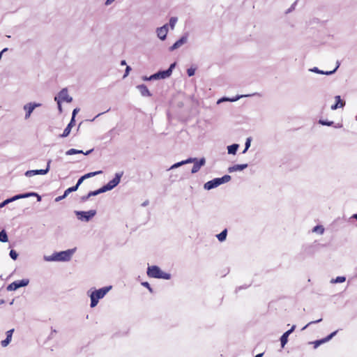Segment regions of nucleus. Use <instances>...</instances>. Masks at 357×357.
<instances>
[{"label": "nucleus", "mask_w": 357, "mask_h": 357, "mask_svg": "<svg viewBox=\"0 0 357 357\" xmlns=\"http://www.w3.org/2000/svg\"><path fill=\"white\" fill-rule=\"evenodd\" d=\"M131 70V68L128 66H126L125 74L123 75V78L126 77L128 74L130 73V71Z\"/></svg>", "instance_id": "nucleus-43"}, {"label": "nucleus", "mask_w": 357, "mask_h": 357, "mask_svg": "<svg viewBox=\"0 0 357 357\" xmlns=\"http://www.w3.org/2000/svg\"><path fill=\"white\" fill-rule=\"evenodd\" d=\"M263 356V354H259L255 356V357H262Z\"/></svg>", "instance_id": "nucleus-57"}, {"label": "nucleus", "mask_w": 357, "mask_h": 357, "mask_svg": "<svg viewBox=\"0 0 357 357\" xmlns=\"http://www.w3.org/2000/svg\"><path fill=\"white\" fill-rule=\"evenodd\" d=\"M123 176V172H118L115 174V177L108 182L106 185H103L102 188L105 192L107 191L114 189L121 181V178Z\"/></svg>", "instance_id": "nucleus-6"}, {"label": "nucleus", "mask_w": 357, "mask_h": 357, "mask_svg": "<svg viewBox=\"0 0 357 357\" xmlns=\"http://www.w3.org/2000/svg\"><path fill=\"white\" fill-rule=\"evenodd\" d=\"M337 332V331H334L332 333H331L329 335H328L327 337L314 342L313 343L314 344V348H317L321 344L326 343V342H328L329 340H331L336 335Z\"/></svg>", "instance_id": "nucleus-16"}, {"label": "nucleus", "mask_w": 357, "mask_h": 357, "mask_svg": "<svg viewBox=\"0 0 357 357\" xmlns=\"http://www.w3.org/2000/svg\"><path fill=\"white\" fill-rule=\"evenodd\" d=\"M248 167V164L235 165L228 168V172L232 173L234 172H241Z\"/></svg>", "instance_id": "nucleus-18"}, {"label": "nucleus", "mask_w": 357, "mask_h": 357, "mask_svg": "<svg viewBox=\"0 0 357 357\" xmlns=\"http://www.w3.org/2000/svg\"><path fill=\"white\" fill-rule=\"evenodd\" d=\"M196 160V158H189L185 160H182L181 162H176L172 165L168 170H172L176 168H178L183 165L192 163V162H195Z\"/></svg>", "instance_id": "nucleus-17"}, {"label": "nucleus", "mask_w": 357, "mask_h": 357, "mask_svg": "<svg viewBox=\"0 0 357 357\" xmlns=\"http://www.w3.org/2000/svg\"><path fill=\"white\" fill-rule=\"evenodd\" d=\"M160 79V76H159V73L158 72L157 73H155L152 75H151L150 77H149V79Z\"/></svg>", "instance_id": "nucleus-41"}, {"label": "nucleus", "mask_w": 357, "mask_h": 357, "mask_svg": "<svg viewBox=\"0 0 357 357\" xmlns=\"http://www.w3.org/2000/svg\"><path fill=\"white\" fill-rule=\"evenodd\" d=\"M178 22V18L176 17H172L169 19V23L168 24V26H169L171 29L173 30L175 27L176 24Z\"/></svg>", "instance_id": "nucleus-30"}, {"label": "nucleus", "mask_w": 357, "mask_h": 357, "mask_svg": "<svg viewBox=\"0 0 357 357\" xmlns=\"http://www.w3.org/2000/svg\"><path fill=\"white\" fill-rule=\"evenodd\" d=\"M105 192L103 191V189L102 188H100V189L97 190H95V191H91L90 192L89 194H88V197H92V196H96L100 193H103Z\"/></svg>", "instance_id": "nucleus-34"}, {"label": "nucleus", "mask_w": 357, "mask_h": 357, "mask_svg": "<svg viewBox=\"0 0 357 357\" xmlns=\"http://www.w3.org/2000/svg\"><path fill=\"white\" fill-rule=\"evenodd\" d=\"M15 201L14 199V196L11 198L7 199L4 200L3 202L0 203V208L4 207L6 205L8 204L9 203H11Z\"/></svg>", "instance_id": "nucleus-33"}, {"label": "nucleus", "mask_w": 357, "mask_h": 357, "mask_svg": "<svg viewBox=\"0 0 357 357\" xmlns=\"http://www.w3.org/2000/svg\"><path fill=\"white\" fill-rule=\"evenodd\" d=\"M295 328H296L295 325L292 326V327L289 331L285 332L286 335H289L291 333H292L294 332V331L295 330Z\"/></svg>", "instance_id": "nucleus-45"}, {"label": "nucleus", "mask_w": 357, "mask_h": 357, "mask_svg": "<svg viewBox=\"0 0 357 357\" xmlns=\"http://www.w3.org/2000/svg\"><path fill=\"white\" fill-rule=\"evenodd\" d=\"M239 148V145L238 144H233L227 146V152L228 154L230 155H236V152Z\"/></svg>", "instance_id": "nucleus-26"}, {"label": "nucleus", "mask_w": 357, "mask_h": 357, "mask_svg": "<svg viewBox=\"0 0 357 357\" xmlns=\"http://www.w3.org/2000/svg\"><path fill=\"white\" fill-rule=\"evenodd\" d=\"M90 197H88V195H86V196H84L82 197V200L85 202L86 200H87Z\"/></svg>", "instance_id": "nucleus-53"}, {"label": "nucleus", "mask_w": 357, "mask_h": 357, "mask_svg": "<svg viewBox=\"0 0 357 357\" xmlns=\"http://www.w3.org/2000/svg\"><path fill=\"white\" fill-rule=\"evenodd\" d=\"M116 0H106L105 3V6H109L111 4H112L114 1H116Z\"/></svg>", "instance_id": "nucleus-50"}, {"label": "nucleus", "mask_w": 357, "mask_h": 357, "mask_svg": "<svg viewBox=\"0 0 357 357\" xmlns=\"http://www.w3.org/2000/svg\"><path fill=\"white\" fill-rule=\"evenodd\" d=\"M29 279H22L21 280H16L12 283H10L6 287V289L9 291H15L18 288L26 287L29 284Z\"/></svg>", "instance_id": "nucleus-9"}, {"label": "nucleus", "mask_w": 357, "mask_h": 357, "mask_svg": "<svg viewBox=\"0 0 357 357\" xmlns=\"http://www.w3.org/2000/svg\"><path fill=\"white\" fill-rule=\"evenodd\" d=\"M54 100L57 102L58 109L60 113L62 112L61 102H70L73 100L71 96H69L67 89H63L59 94L54 97Z\"/></svg>", "instance_id": "nucleus-5"}, {"label": "nucleus", "mask_w": 357, "mask_h": 357, "mask_svg": "<svg viewBox=\"0 0 357 357\" xmlns=\"http://www.w3.org/2000/svg\"><path fill=\"white\" fill-rule=\"evenodd\" d=\"M66 197H67V196H64V194H63V195H61V196H59V197H56L55 201H56V202H59V201H61V200L63 199L64 198H66Z\"/></svg>", "instance_id": "nucleus-51"}, {"label": "nucleus", "mask_w": 357, "mask_h": 357, "mask_svg": "<svg viewBox=\"0 0 357 357\" xmlns=\"http://www.w3.org/2000/svg\"><path fill=\"white\" fill-rule=\"evenodd\" d=\"M8 241V235L4 230L0 231V241L6 243Z\"/></svg>", "instance_id": "nucleus-31"}, {"label": "nucleus", "mask_w": 357, "mask_h": 357, "mask_svg": "<svg viewBox=\"0 0 357 357\" xmlns=\"http://www.w3.org/2000/svg\"><path fill=\"white\" fill-rule=\"evenodd\" d=\"M52 160H49L47 162V167L46 169H48V172L50 171V163H51Z\"/></svg>", "instance_id": "nucleus-52"}, {"label": "nucleus", "mask_w": 357, "mask_h": 357, "mask_svg": "<svg viewBox=\"0 0 357 357\" xmlns=\"http://www.w3.org/2000/svg\"><path fill=\"white\" fill-rule=\"evenodd\" d=\"M77 218L82 221L88 222L96 214L95 210H90L88 211H75Z\"/></svg>", "instance_id": "nucleus-8"}, {"label": "nucleus", "mask_w": 357, "mask_h": 357, "mask_svg": "<svg viewBox=\"0 0 357 357\" xmlns=\"http://www.w3.org/2000/svg\"><path fill=\"white\" fill-rule=\"evenodd\" d=\"M30 197H36L37 200L38 202H40L41 200V197L36 192H27V193H24V194H19V195H15L14 199L16 201L20 199L28 198Z\"/></svg>", "instance_id": "nucleus-14"}, {"label": "nucleus", "mask_w": 357, "mask_h": 357, "mask_svg": "<svg viewBox=\"0 0 357 357\" xmlns=\"http://www.w3.org/2000/svg\"><path fill=\"white\" fill-rule=\"evenodd\" d=\"M142 96H151V94L148 88L144 84H140L137 86Z\"/></svg>", "instance_id": "nucleus-22"}, {"label": "nucleus", "mask_w": 357, "mask_h": 357, "mask_svg": "<svg viewBox=\"0 0 357 357\" xmlns=\"http://www.w3.org/2000/svg\"><path fill=\"white\" fill-rule=\"evenodd\" d=\"M10 257L13 259V260H16L17 257H18V254L16 252L15 250H11L10 251Z\"/></svg>", "instance_id": "nucleus-38"}, {"label": "nucleus", "mask_w": 357, "mask_h": 357, "mask_svg": "<svg viewBox=\"0 0 357 357\" xmlns=\"http://www.w3.org/2000/svg\"><path fill=\"white\" fill-rule=\"evenodd\" d=\"M78 112H79V109H78V108H75V109H74V110L73 111L72 119H73V120H75V115L77 114V113Z\"/></svg>", "instance_id": "nucleus-49"}, {"label": "nucleus", "mask_w": 357, "mask_h": 357, "mask_svg": "<svg viewBox=\"0 0 357 357\" xmlns=\"http://www.w3.org/2000/svg\"><path fill=\"white\" fill-rule=\"evenodd\" d=\"M112 289V286H105L100 289L91 288L87 291V296L90 298V307L93 308L96 307L99 301L103 298Z\"/></svg>", "instance_id": "nucleus-1"}, {"label": "nucleus", "mask_w": 357, "mask_h": 357, "mask_svg": "<svg viewBox=\"0 0 357 357\" xmlns=\"http://www.w3.org/2000/svg\"><path fill=\"white\" fill-rule=\"evenodd\" d=\"M192 162L194 163V165L192 168L191 172L195 174L197 173L200 169V168L205 165L206 160L204 158H202L199 160L196 158V160Z\"/></svg>", "instance_id": "nucleus-12"}, {"label": "nucleus", "mask_w": 357, "mask_h": 357, "mask_svg": "<svg viewBox=\"0 0 357 357\" xmlns=\"http://www.w3.org/2000/svg\"><path fill=\"white\" fill-rule=\"evenodd\" d=\"M142 285L146 287L150 292H153V289L151 287L150 284L147 282H142Z\"/></svg>", "instance_id": "nucleus-40"}, {"label": "nucleus", "mask_w": 357, "mask_h": 357, "mask_svg": "<svg viewBox=\"0 0 357 357\" xmlns=\"http://www.w3.org/2000/svg\"><path fill=\"white\" fill-rule=\"evenodd\" d=\"M48 173V169H36V170H28L25 172V176L26 177H31L35 175L40 174L45 175Z\"/></svg>", "instance_id": "nucleus-13"}, {"label": "nucleus", "mask_w": 357, "mask_h": 357, "mask_svg": "<svg viewBox=\"0 0 357 357\" xmlns=\"http://www.w3.org/2000/svg\"><path fill=\"white\" fill-rule=\"evenodd\" d=\"M41 105H42L40 103L35 102H27L25 105H24L23 110L25 112L24 119L28 120L31 117V115L32 112H33V110L36 107H39Z\"/></svg>", "instance_id": "nucleus-7"}, {"label": "nucleus", "mask_w": 357, "mask_h": 357, "mask_svg": "<svg viewBox=\"0 0 357 357\" xmlns=\"http://www.w3.org/2000/svg\"><path fill=\"white\" fill-rule=\"evenodd\" d=\"M188 41V36L187 35H185V36H183L179 40H178L177 41H176L172 46L170 47L169 48V50L170 51H174L178 48H179L180 47H181L183 45H184L185 43H186Z\"/></svg>", "instance_id": "nucleus-11"}, {"label": "nucleus", "mask_w": 357, "mask_h": 357, "mask_svg": "<svg viewBox=\"0 0 357 357\" xmlns=\"http://www.w3.org/2000/svg\"><path fill=\"white\" fill-rule=\"evenodd\" d=\"M93 149H91L86 152H83L82 150H77V149H69L68 151H67L66 152V154L68 155H74V154H78V153H83L84 155H88L91 152H92Z\"/></svg>", "instance_id": "nucleus-24"}, {"label": "nucleus", "mask_w": 357, "mask_h": 357, "mask_svg": "<svg viewBox=\"0 0 357 357\" xmlns=\"http://www.w3.org/2000/svg\"><path fill=\"white\" fill-rule=\"evenodd\" d=\"M319 123L322 125H326V126H331L333 123L332 121L328 122V121H320Z\"/></svg>", "instance_id": "nucleus-48"}, {"label": "nucleus", "mask_w": 357, "mask_h": 357, "mask_svg": "<svg viewBox=\"0 0 357 357\" xmlns=\"http://www.w3.org/2000/svg\"><path fill=\"white\" fill-rule=\"evenodd\" d=\"M4 303V301L3 299H0V305Z\"/></svg>", "instance_id": "nucleus-58"}, {"label": "nucleus", "mask_w": 357, "mask_h": 357, "mask_svg": "<svg viewBox=\"0 0 357 357\" xmlns=\"http://www.w3.org/2000/svg\"><path fill=\"white\" fill-rule=\"evenodd\" d=\"M288 335L284 333L280 337L281 346L283 348L288 342Z\"/></svg>", "instance_id": "nucleus-32"}, {"label": "nucleus", "mask_w": 357, "mask_h": 357, "mask_svg": "<svg viewBox=\"0 0 357 357\" xmlns=\"http://www.w3.org/2000/svg\"><path fill=\"white\" fill-rule=\"evenodd\" d=\"M157 36L161 40H165L169 31L168 24H165L156 29Z\"/></svg>", "instance_id": "nucleus-10"}, {"label": "nucleus", "mask_w": 357, "mask_h": 357, "mask_svg": "<svg viewBox=\"0 0 357 357\" xmlns=\"http://www.w3.org/2000/svg\"><path fill=\"white\" fill-rule=\"evenodd\" d=\"M335 99L336 103L331 106L332 110H335L338 108H342L344 106L345 102L342 100L340 96H336L335 97Z\"/></svg>", "instance_id": "nucleus-21"}, {"label": "nucleus", "mask_w": 357, "mask_h": 357, "mask_svg": "<svg viewBox=\"0 0 357 357\" xmlns=\"http://www.w3.org/2000/svg\"><path fill=\"white\" fill-rule=\"evenodd\" d=\"M250 143H251V139L248 138L245 142V149L243 150V153H245L248 151V149L250 148Z\"/></svg>", "instance_id": "nucleus-37"}, {"label": "nucleus", "mask_w": 357, "mask_h": 357, "mask_svg": "<svg viewBox=\"0 0 357 357\" xmlns=\"http://www.w3.org/2000/svg\"><path fill=\"white\" fill-rule=\"evenodd\" d=\"M195 70L194 68H189L187 70V73L189 77L193 76L195 75Z\"/></svg>", "instance_id": "nucleus-42"}, {"label": "nucleus", "mask_w": 357, "mask_h": 357, "mask_svg": "<svg viewBox=\"0 0 357 357\" xmlns=\"http://www.w3.org/2000/svg\"><path fill=\"white\" fill-rule=\"evenodd\" d=\"M352 218H354V219H356V220H357V213H356V214H354V215H352Z\"/></svg>", "instance_id": "nucleus-56"}, {"label": "nucleus", "mask_w": 357, "mask_h": 357, "mask_svg": "<svg viewBox=\"0 0 357 357\" xmlns=\"http://www.w3.org/2000/svg\"><path fill=\"white\" fill-rule=\"evenodd\" d=\"M250 95H245V96H237L234 98H222L220 99H219L217 102V104H220L221 102H225V101H229V102H235L238 100H239L241 98H243V97H247V96H249Z\"/></svg>", "instance_id": "nucleus-23"}, {"label": "nucleus", "mask_w": 357, "mask_h": 357, "mask_svg": "<svg viewBox=\"0 0 357 357\" xmlns=\"http://www.w3.org/2000/svg\"><path fill=\"white\" fill-rule=\"evenodd\" d=\"M144 80L145 81H151V79H149V77H145L143 78Z\"/></svg>", "instance_id": "nucleus-55"}, {"label": "nucleus", "mask_w": 357, "mask_h": 357, "mask_svg": "<svg viewBox=\"0 0 357 357\" xmlns=\"http://www.w3.org/2000/svg\"><path fill=\"white\" fill-rule=\"evenodd\" d=\"M227 235V229H225L222 231H221L220 234H218L216 236V237L219 241L223 242L226 240Z\"/></svg>", "instance_id": "nucleus-27"}, {"label": "nucleus", "mask_w": 357, "mask_h": 357, "mask_svg": "<svg viewBox=\"0 0 357 357\" xmlns=\"http://www.w3.org/2000/svg\"><path fill=\"white\" fill-rule=\"evenodd\" d=\"M346 278L344 276H338L336 278L332 279L331 280V283L335 284V283H342L345 282Z\"/></svg>", "instance_id": "nucleus-29"}, {"label": "nucleus", "mask_w": 357, "mask_h": 357, "mask_svg": "<svg viewBox=\"0 0 357 357\" xmlns=\"http://www.w3.org/2000/svg\"><path fill=\"white\" fill-rule=\"evenodd\" d=\"M231 180V176L229 175H225L221 178H215L213 180H211L206 182L204 185V188L206 190H210L213 188L218 187L219 185L226 183Z\"/></svg>", "instance_id": "nucleus-4"}, {"label": "nucleus", "mask_w": 357, "mask_h": 357, "mask_svg": "<svg viewBox=\"0 0 357 357\" xmlns=\"http://www.w3.org/2000/svg\"><path fill=\"white\" fill-rule=\"evenodd\" d=\"M147 275L153 278L169 280L171 275L163 272L158 266H151L147 268Z\"/></svg>", "instance_id": "nucleus-3"}, {"label": "nucleus", "mask_w": 357, "mask_h": 357, "mask_svg": "<svg viewBox=\"0 0 357 357\" xmlns=\"http://www.w3.org/2000/svg\"><path fill=\"white\" fill-rule=\"evenodd\" d=\"M101 173H102V171H97V172H90V173L86 174L83 176L85 179H86V178H91V177H93L96 175L100 174Z\"/></svg>", "instance_id": "nucleus-35"}, {"label": "nucleus", "mask_w": 357, "mask_h": 357, "mask_svg": "<svg viewBox=\"0 0 357 357\" xmlns=\"http://www.w3.org/2000/svg\"><path fill=\"white\" fill-rule=\"evenodd\" d=\"M312 232L321 235L324 232V228L321 225H317L312 229Z\"/></svg>", "instance_id": "nucleus-28"}, {"label": "nucleus", "mask_w": 357, "mask_h": 357, "mask_svg": "<svg viewBox=\"0 0 357 357\" xmlns=\"http://www.w3.org/2000/svg\"><path fill=\"white\" fill-rule=\"evenodd\" d=\"M175 66H176L175 63H172L170 65L169 68L167 70H162V71H159L158 73H159L160 78V79H166V78L170 77V75L172 73V70L174 68Z\"/></svg>", "instance_id": "nucleus-15"}, {"label": "nucleus", "mask_w": 357, "mask_h": 357, "mask_svg": "<svg viewBox=\"0 0 357 357\" xmlns=\"http://www.w3.org/2000/svg\"><path fill=\"white\" fill-rule=\"evenodd\" d=\"M76 248L54 252L52 255H44L43 259L47 262L68 261L71 259Z\"/></svg>", "instance_id": "nucleus-2"}, {"label": "nucleus", "mask_w": 357, "mask_h": 357, "mask_svg": "<svg viewBox=\"0 0 357 357\" xmlns=\"http://www.w3.org/2000/svg\"><path fill=\"white\" fill-rule=\"evenodd\" d=\"M77 190V185H75L73 187H70L65 190L64 192V196H68L70 192H75Z\"/></svg>", "instance_id": "nucleus-36"}, {"label": "nucleus", "mask_w": 357, "mask_h": 357, "mask_svg": "<svg viewBox=\"0 0 357 357\" xmlns=\"http://www.w3.org/2000/svg\"><path fill=\"white\" fill-rule=\"evenodd\" d=\"M74 123H75V120H73V119H71L70 122L68 123L67 127L64 129L63 132L61 135V137H66L70 134L71 128L74 126Z\"/></svg>", "instance_id": "nucleus-25"}, {"label": "nucleus", "mask_w": 357, "mask_h": 357, "mask_svg": "<svg viewBox=\"0 0 357 357\" xmlns=\"http://www.w3.org/2000/svg\"><path fill=\"white\" fill-rule=\"evenodd\" d=\"M321 320H322L321 319H319L316 320V321H310V322H309L306 326H305L302 328V330L303 331V330L306 329L309 326H310V325H312V324H313L319 323L320 321H321Z\"/></svg>", "instance_id": "nucleus-39"}, {"label": "nucleus", "mask_w": 357, "mask_h": 357, "mask_svg": "<svg viewBox=\"0 0 357 357\" xmlns=\"http://www.w3.org/2000/svg\"><path fill=\"white\" fill-rule=\"evenodd\" d=\"M121 66H125V65H126V61L125 60H122V61H121Z\"/></svg>", "instance_id": "nucleus-54"}, {"label": "nucleus", "mask_w": 357, "mask_h": 357, "mask_svg": "<svg viewBox=\"0 0 357 357\" xmlns=\"http://www.w3.org/2000/svg\"><path fill=\"white\" fill-rule=\"evenodd\" d=\"M295 328H296L295 325L292 326V327L289 331L285 332L286 335H289L291 333H292L294 332V331L295 330Z\"/></svg>", "instance_id": "nucleus-46"}, {"label": "nucleus", "mask_w": 357, "mask_h": 357, "mask_svg": "<svg viewBox=\"0 0 357 357\" xmlns=\"http://www.w3.org/2000/svg\"><path fill=\"white\" fill-rule=\"evenodd\" d=\"M13 331L14 330L11 329L6 332V338L1 342V344L3 347H7L11 342Z\"/></svg>", "instance_id": "nucleus-19"}, {"label": "nucleus", "mask_w": 357, "mask_h": 357, "mask_svg": "<svg viewBox=\"0 0 357 357\" xmlns=\"http://www.w3.org/2000/svg\"><path fill=\"white\" fill-rule=\"evenodd\" d=\"M85 180V178H84V176H82V177H80L78 181H77V183L75 185H77V188H79V186L82 184V183Z\"/></svg>", "instance_id": "nucleus-44"}, {"label": "nucleus", "mask_w": 357, "mask_h": 357, "mask_svg": "<svg viewBox=\"0 0 357 357\" xmlns=\"http://www.w3.org/2000/svg\"><path fill=\"white\" fill-rule=\"evenodd\" d=\"M339 66H337V67L333 70H331V71H324V70H319L318 68L317 67H314L311 69H310V70L311 72H313V73H318V74H321V75H332L333 74L336 70L337 69Z\"/></svg>", "instance_id": "nucleus-20"}, {"label": "nucleus", "mask_w": 357, "mask_h": 357, "mask_svg": "<svg viewBox=\"0 0 357 357\" xmlns=\"http://www.w3.org/2000/svg\"><path fill=\"white\" fill-rule=\"evenodd\" d=\"M295 328H296L295 325L292 326V327L289 331L285 332L286 335H289L291 333H292L294 332V331L295 330Z\"/></svg>", "instance_id": "nucleus-47"}]
</instances>
